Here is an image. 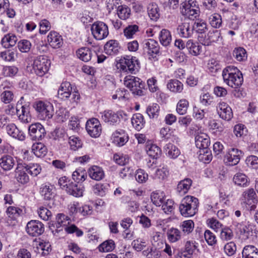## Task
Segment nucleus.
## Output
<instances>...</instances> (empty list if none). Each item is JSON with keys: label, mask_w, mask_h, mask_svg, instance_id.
Masks as SVG:
<instances>
[{"label": "nucleus", "mask_w": 258, "mask_h": 258, "mask_svg": "<svg viewBox=\"0 0 258 258\" xmlns=\"http://www.w3.org/2000/svg\"><path fill=\"white\" fill-rule=\"evenodd\" d=\"M113 142L118 146H123L128 141V137L119 132L116 131L112 135Z\"/></svg>", "instance_id": "35"}, {"label": "nucleus", "mask_w": 258, "mask_h": 258, "mask_svg": "<svg viewBox=\"0 0 258 258\" xmlns=\"http://www.w3.org/2000/svg\"><path fill=\"white\" fill-rule=\"evenodd\" d=\"M148 13L150 18L156 21L160 17L159 9L155 3H151L148 6Z\"/></svg>", "instance_id": "37"}, {"label": "nucleus", "mask_w": 258, "mask_h": 258, "mask_svg": "<svg viewBox=\"0 0 258 258\" xmlns=\"http://www.w3.org/2000/svg\"><path fill=\"white\" fill-rule=\"evenodd\" d=\"M32 152L37 157L44 156L47 152L46 147L42 143H34L32 146Z\"/></svg>", "instance_id": "30"}, {"label": "nucleus", "mask_w": 258, "mask_h": 258, "mask_svg": "<svg viewBox=\"0 0 258 258\" xmlns=\"http://www.w3.org/2000/svg\"><path fill=\"white\" fill-rule=\"evenodd\" d=\"M114 248V242L111 239L107 240L103 242L98 247L99 250L104 252L111 251Z\"/></svg>", "instance_id": "49"}, {"label": "nucleus", "mask_w": 258, "mask_h": 258, "mask_svg": "<svg viewBox=\"0 0 258 258\" xmlns=\"http://www.w3.org/2000/svg\"><path fill=\"white\" fill-rule=\"evenodd\" d=\"M233 57L237 61H242L246 59L247 53L245 49L241 47H236L232 53Z\"/></svg>", "instance_id": "41"}, {"label": "nucleus", "mask_w": 258, "mask_h": 258, "mask_svg": "<svg viewBox=\"0 0 258 258\" xmlns=\"http://www.w3.org/2000/svg\"><path fill=\"white\" fill-rule=\"evenodd\" d=\"M195 144L200 150H206L210 144V138L207 134L200 132L195 137Z\"/></svg>", "instance_id": "15"}, {"label": "nucleus", "mask_w": 258, "mask_h": 258, "mask_svg": "<svg viewBox=\"0 0 258 258\" xmlns=\"http://www.w3.org/2000/svg\"><path fill=\"white\" fill-rule=\"evenodd\" d=\"M87 177V173L83 169H78L72 174V178L75 182L79 183L85 180Z\"/></svg>", "instance_id": "48"}, {"label": "nucleus", "mask_w": 258, "mask_h": 258, "mask_svg": "<svg viewBox=\"0 0 258 258\" xmlns=\"http://www.w3.org/2000/svg\"><path fill=\"white\" fill-rule=\"evenodd\" d=\"M209 22L212 27L220 28L222 24L221 16L217 13L211 15L209 18Z\"/></svg>", "instance_id": "46"}, {"label": "nucleus", "mask_w": 258, "mask_h": 258, "mask_svg": "<svg viewBox=\"0 0 258 258\" xmlns=\"http://www.w3.org/2000/svg\"><path fill=\"white\" fill-rule=\"evenodd\" d=\"M54 187L49 184H42L39 190L41 196L45 200H50L54 197Z\"/></svg>", "instance_id": "22"}, {"label": "nucleus", "mask_w": 258, "mask_h": 258, "mask_svg": "<svg viewBox=\"0 0 258 258\" xmlns=\"http://www.w3.org/2000/svg\"><path fill=\"white\" fill-rule=\"evenodd\" d=\"M73 88L69 82H62L58 90L57 96L62 100L68 99L71 95L72 92Z\"/></svg>", "instance_id": "20"}, {"label": "nucleus", "mask_w": 258, "mask_h": 258, "mask_svg": "<svg viewBox=\"0 0 258 258\" xmlns=\"http://www.w3.org/2000/svg\"><path fill=\"white\" fill-rule=\"evenodd\" d=\"M165 195L163 191L157 190L153 192L151 195L152 203L156 206H160L164 202Z\"/></svg>", "instance_id": "40"}, {"label": "nucleus", "mask_w": 258, "mask_h": 258, "mask_svg": "<svg viewBox=\"0 0 258 258\" xmlns=\"http://www.w3.org/2000/svg\"><path fill=\"white\" fill-rule=\"evenodd\" d=\"M177 32L182 37L188 38L191 36L193 33L194 27L189 23L184 22L178 25Z\"/></svg>", "instance_id": "21"}, {"label": "nucleus", "mask_w": 258, "mask_h": 258, "mask_svg": "<svg viewBox=\"0 0 258 258\" xmlns=\"http://www.w3.org/2000/svg\"><path fill=\"white\" fill-rule=\"evenodd\" d=\"M27 133V132H25L23 130H8V134L10 136L20 141H24Z\"/></svg>", "instance_id": "56"}, {"label": "nucleus", "mask_w": 258, "mask_h": 258, "mask_svg": "<svg viewBox=\"0 0 258 258\" xmlns=\"http://www.w3.org/2000/svg\"><path fill=\"white\" fill-rule=\"evenodd\" d=\"M243 152L237 149L232 148L229 149L224 158L225 163L229 166L237 165L243 156Z\"/></svg>", "instance_id": "10"}, {"label": "nucleus", "mask_w": 258, "mask_h": 258, "mask_svg": "<svg viewBox=\"0 0 258 258\" xmlns=\"http://www.w3.org/2000/svg\"><path fill=\"white\" fill-rule=\"evenodd\" d=\"M47 41L50 46L53 48H59L63 44L62 36L57 32L50 31L47 36Z\"/></svg>", "instance_id": "14"}, {"label": "nucleus", "mask_w": 258, "mask_h": 258, "mask_svg": "<svg viewBox=\"0 0 258 258\" xmlns=\"http://www.w3.org/2000/svg\"><path fill=\"white\" fill-rule=\"evenodd\" d=\"M212 44L213 43H220L222 41V37L220 30H214L208 32Z\"/></svg>", "instance_id": "59"}, {"label": "nucleus", "mask_w": 258, "mask_h": 258, "mask_svg": "<svg viewBox=\"0 0 258 258\" xmlns=\"http://www.w3.org/2000/svg\"><path fill=\"white\" fill-rule=\"evenodd\" d=\"M109 185L108 183H97L93 187L94 193L101 197L105 196L108 192Z\"/></svg>", "instance_id": "38"}, {"label": "nucleus", "mask_w": 258, "mask_h": 258, "mask_svg": "<svg viewBox=\"0 0 258 258\" xmlns=\"http://www.w3.org/2000/svg\"><path fill=\"white\" fill-rule=\"evenodd\" d=\"M18 39L16 36L12 33H8L6 34L2 39L1 44L6 48H8L10 47L14 46Z\"/></svg>", "instance_id": "27"}, {"label": "nucleus", "mask_w": 258, "mask_h": 258, "mask_svg": "<svg viewBox=\"0 0 258 258\" xmlns=\"http://www.w3.org/2000/svg\"><path fill=\"white\" fill-rule=\"evenodd\" d=\"M15 165V160L10 155H4L0 159V166L6 171L11 170Z\"/></svg>", "instance_id": "28"}, {"label": "nucleus", "mask_w": 258, "mask_h": 258, "mask_svg": "<svg viewBox=\"0 0 258 258\" xmlns=\"http://www.w3.org/2000/svg\"><path fill=\"white\" fill-rule=\"evenodd\" d=\"M167 88L173 93H180L183 89V85L177 79H170L167 84Z\"/></svg>", "instance_id": "24"}, {"label": "nucleus", "mask_w": 258, "mask_h": 258, "mask_svg": "<svg viewBox=\"0 0 258 258\" xmlns=\"http://www.w3.org/2000/svg\"><path fill=\"white\" fill-rule=\"evenodd\" d=\"M29 113V105L27 104L22 105L21 103H19V102H18L16 105V114L20 120L24 122H28V119L30 118Z\"/></svg>", "instance_id": "13"}, {"label": "nucleus", "mask_w": 258, "mask_h": 258, "mask_svg": "<svg viewBox=\"0 0 258 258\" xmlns=\"http://www.w3.org/2000/svg\"><path fill=\"white\" fill-rule=\"evenodd\" d=\"M23 211L19 208L10 206L7 208V214L8 216L13 219H16L19 216L21 215Z\"/></svg>", "instance_id": "57"}, {"label": "nucleus", "mask_w": 258, "mask_h": 258, "mask_svg": "<svg viewBox=\"0 0 258 258\" xmlns=\"http://www.w3.org/2000/svg\"><path fill=\"white\" fill-rule=\"evenodd\" d=\"M39 33L45 34L51 28L50 22L46 19L41 20L39 23Z\"/></svg>", "instance_id": "64"}, {"label": "nucleus", "mask_w": 258, "mask_h": 258, "mask_svg": "<svg viewBox=\"0 0 258 258\" xmlns=\"http://www.w3.org/2000/svg\"><path fill=\"white\" fill-rule=\"evenodd\" d=\"M131 121L133 127L137 129H142L145 123L143 116L140 113L134 114Z\"/></svg>", "instance_id": "42"}, {"label": "nucleus", "mask_w": 258, "mask_h": 258, "mask_svg": "<svg viewBox=\"0 0 258 258\" xmlns=\"http://www.w3.org/2000/svg\"><path fill=\"white\" fill-rule=\"evenodd\" d=\"M27 169L23 164H18L15 170V177L17 180L21 184H26L29 181V176Z\"/></svg>", "instance_id": "18"}, {"label": "nucleus", "mask_w": 258, "mask_h": 258, "mask_svg": "<svg viewBox=\"0 0 258 258\" xmlns=\"http://www.w3.org/2000/svg\"><path fill=\"white\" fill-rule=\"evenodd\" d=\"M38 214L40 218L45 221L50 219L52 216L51 212L44 207L39 208L38 210Z\"/></svg>", "instance_id": "61"}, {"label": "nucleus", "mask_w": 258, "mask_h": 258, "mask_svg": "<svg viewBox=\"0 0 258 258\" xmlns=\"http://www.w3.org/2000/svg\"><path fill=\"white\" fill-rule=\"evenodd\" d=\"M32 46L30 41L26 39L21 40L18 42L17 47L19 50L23 53L28 52Z\"/></svg>", "instance_id": "54"}, {"label": "nucleus", "mask_w": 258, "mask_h": 258, "mask_svg": "<svg viewBox=\"0 0 258 258\" xmlns=\"http://www.w3.org/2000/svg\"><path fill=\"white\" fill-rule=\"evenodd\" d=\"M143 48L144 52L148 54L150 59H157V57L161 54L158 42L153 39L144 41Z\"/></svg>", "instance_id": "9"}, {"label": "nucleus", "mask_w": 258, "mask_h": 258, "mask_svg": "<svg viewBox=\"0 0 258 258\" xmlns=\"http://www.w3.org/2000/svg\"><path fill=\"white\" fill-rule=\"evenodd\" d=\"M159 38L160 43L163 46H168L170 44L172 40L170 32L165 29H162L159 33Z\"/></svg>", "instance_id": "34"}, {"label": "nucleus", "mask_w": 258, "mask_h": 258, "mask_svg": "<svg viewBox=\"0 0 258 258\" xmlns=\"http://www.w3.org/2000/svg\"><path fill=\"white\" fill-rule=\"evenodd\" d=\"M139 31V26L137 25H130L127 26L123 30L124 35L128 39L134 37L136 33Z\"/></svg>", "instance_id": "52"}, {"label": "nucleus", "mask_w": 258, "mask_h": 258, "mask_svg": "<svg viewBox=\"0 0 258 258\" xmlns=\"http://www.w3.org/2000/svg\"><path fill=\"white\" fill-rule=\"evenodd\" d=\"M246 165L250 168L258 169V157L254 155H250L246 157L245 159Z\"/></svg>", "instance_id": "60"}, {"label": "nucleus", "mask_w": 258, "mask_h": 258, "mask_svg": "<svg viewBox=\"0 0 258 258\" xmlns=\"http://www.w3.org/2000/svg\"><path fill=\"white\" fill-rule=\"evenodd\" d=\"M233 181L236 185L241 187H246L249 184V179L248 177L245 174L240 172L234 175Z\"/></svg>", "instance_id": "26"}, {"label": "nucleus", "mask_w": 258, "mask_h": 258, "mask_svg": "<svg viewBox=\"0 0 258 258\" xmlns=\"http://www.w3.org/2000/svg\"><path fill=\"white\" fill-rule=\"evenodd\" d=\"M222 77L224 82L233 88H238L243 81L241 72L234 66L226 67L222 71Z\"/></svg>", "instance_id": "1"}, {"label": "nucleus", "mask_w": 258, "mask_h": 258, "mask_svg": "<svg viewBox=\"0 0 258 258\" xmlns=\"http://www.w3.org/2000/svg\"><path fill=\"white\" fill-rule=\"evenodd\" d=\"M102 120L109 124H114L119 120V118L117 113L112 110H105L100 112Z\"/></svg>", "instance_id": "19"}, {"label": "nucleus", "mask_w": 258, "mask_h": 258, "mask_svg": "<svg viewBox=\"0 0 258 258\" xmlns=\"http://www.w3.org/2000/svg\"><path fill=\"white\" fill-rule=\"evenodd\" d=\"M199 158L201 161H203L205 163L210 162L212 159V155L211 151L209 148L206 150H200Z\"/></svg>", "instance_id": "55"}, {"label": "nucleus", "mask_w": 258, "mask_h": 258, "mask_svg": "<svg viewBox=\"0 0 258 258\" xmlns=\"http://www.w3.org/2000/svg\"><path fill=\"white\" fill-rule=\"evenodd\" d=\"M189 106L188 101L185 99H180L176 105V111L180 115H183L187 112Z\"/></svg>", "instance_id": "51"}, {"label": "nucleus", "mask_w": 258, "mask_h": 258, "mask_svg": "<svg viewBox=\"0 0 258 258\" xmlns=\"http://www.w3.org/2000/svg\"><path fill=\"white\" fill-rule=\"evenodd\" d=\"M116 67L121 72L135 74L139 71L140 63L136 57L125 55L117 61Z\"/></svg>", "instance_id": "2"}, {"label": "nucleus", "mask_w": 258, "mask_h": 258, "mask_svg": "<svg viewBox=\"0 0 258 258\" xmlns=\"http://www.w3.org/2000/svg\"><path fill=\"white\" fill-rule=\"evenodd\" d=\"M146 150L148 155L153 158H158L161 154V150L157 145L147 143Z\"/></svg>", "instance_id": "33"}, {"label": "nucleus", "mask_w": 258, "mask_h": 258, "mask_svg": "<svg viewBox=\"0 0 258 258\" xmlns=\"http://www.w3.org/2000/svg\"><path fill=\"white\" fill-rule=\"evenodd\" d=\"M242 258H258V249L253 245L245 246L242 252Z\"/></svg>", "instance_id": "29"}, {"label": "nucleus", "mask_w": 258, "mask_h": 258, "mask_svg": "<svg viewBox=\"0 0 258 258\" xmlns=\"http://www.w3.org/2000/svg\"><path fill=\"white\" fill-rule=\"evenodd\" d=\"M199 200L192 196H187L183 198L179 205V209L182 216L192 217L198 212Z\"/></svg>", "instance_id": "4"}, {"label": "nucleus", "mask_w": 258, "mask_h": 258, "mask_svg": "<svg viewBox=\"0 0 258 258\" xmlns=\"http://www.w3.org/2000/svg\"><path fill=\"white\" fill-rule=\"evenodd\" d=\"M217 110L219 116L224 120H229L232 116V111L231 107L225 102H220Z\"/></svg>", "instance_id": "16"}, {"label": "nucleus", "mask_w": 258, "mask_h": 258, "mask_svg": "<svg viewBox=\"0 0 258 258\" xmlns=\"http://www.w3.org/2000/svg\"><path fill=\"white\" fill-rule=\"evenodd\" d=\"M194 227V222L191 220L184 221L180 225L182 231L187 234L193 231Z\"/></svg>", "instance_id": "58"}, {"label": "nucleus", "mask_w": 258, "mask_h": 258, "mask_svg": "<svg viewBox=\"0 0 258 258\" xmlns=\"http://www.w3.org/2000/svg\"><path fill=\"white\" fill-rule=\"evenodd\" d=\"M86 129H90L91 128L98 129L101 127V124L99 120L95 117L89 119L86 123Z\"/></svg>", "instance_id": "62"}, {"label": "nucleus", "mask_w": 258, "mask_h": 258, "mask_svg": "<svg viewBox=\"0 0 258 258\" xmlns=\"http://www.w3.org/2000/svg\"><path fill=\"white\" fill-rule=\"evenodd\" d=\"M24 166L27 169V172L33 176H36L41 171V167L39 164L30 163L28 164L23 163Z\"/></svg>", "instance_id": "39"}, {"label": "nucleus", "mask_w": 258, "mask_h": 258, "mask_svg": "<svg viewBox=\"0 0 258 258\" xmlns=\"http://www.w3.org/2000/svg\"><path fill=\"white\" fill-rule=\"evenodd\" d=\"M50 61L45 55L37 56L33 61V69L35 74L39 76H44L49 70Z\"/></svg>", "instance_id": "7"}, {"label": "nucleus", "mask_w": 258, "mask_h": 258, "mask_svg": "<svg viewBox=\"0 0 258 258\" xmlns=\"http://www.w3.org/2000/svg\"><path fill=\"white\" fill-rule=\"evenodd\" d=\"M234 226L236 227L238 232H240L241 235H243L246 238H248L254 234L255 236H257L258 231L255 229H253V227L248 224L242 223H238L234 222Z\"/></svg>", "instance_id": "12"}, {"label": "nucleus", "mask_w": 258, "mask_h": 258, "mask_svg": "<svg viewBox=\"0 0 258 258\" xmlns=\"http://www.w3.org/2000/svg\"><path fill=\"white\" fill-rule=\"evenodd\" d=\"M58 184L70 195L75 197H81L83 195L84 186L79 183L73 182L66 176L60 177L58 179Z\"/></svg>", "instance_id": "3"}, {"label": "nucleus", "mask_w": 258, "mask_h": 258, "mask_svg": "<svg viewBox=\"0 0 258 258\" xmlns=\"http://www.w3.org/2000/svg\"><path fill=\"white\" fill-rule=\"evenodd\" d=\"M34 107L41 119H49L54 115V107L52 103L48 101H39L36 102Z\"/></svg>", "instance_id": "6"}, {"label": "nucleus", "mask_w": 258, "mask_h": 258, "mask_svg": "<svg viewBox=\"0 0 258 258\" xmlns=\"http://www.w3.org/2000/svg\"><path fill=\"white\" fill-rule=\"evenodd\" d=\"M44 231V225L39 221L31 220L27 224L26 231L31 236H38L42 234Z\"/></svg>", "instance_id": "11"}, {"label": "nucleus", "mask_w": 258, "mask_h": 258, "mask_svg": "<svg viewBox=\"0 0 258 258\" xmlns=\"http://www.w3.org/2000/svg\"><path fill=\"white\" fill-rule=\"evenodd\" d=\"M117 14L121 20H126L131 16V10L126 5H120L117 7Z\"/></svg>", "instance_id": "32"}, {"label": "nucleus", "mask_w": 258, "mask_h": 258, "mask_svg": "<svg viewBox=\"0 0 258 258\" xmlns=\"http://www.w3.org/2000/svg\"><path fill=\"white\" fill-rule=\"evenodd\" d=\"M192 181L189 178H186L178 184L177 189L181 194H185L187 192L191 185Z\"/></svg>", "instance_id": "44"}, {"label": "nucleus", "mask_w": 258, "mask_h": 258, "mask_svg": "<svg viewBox=\"0 0 258 258\" xmlns=\"http://www.w3.org/2000/svg\"><path fill=\"white\" fill-rule=\"evenodd\" d=\"M91 31L94 38L97 40L105 39L109 34L107 25L102 21L94 22L91 26Z\"/></svg>", "instance_id": "8"}, {"label": "nucleus", "mask_w": 258, "mask_h": 258, "mask_svg": "<svg viewBox=\"0 0 258 258\" xmlns=\"http://www.w3.org/2000/svg\"><path fill=\"white\" fill-rule=\"evenodd\" d=\"M143 255L147 258H159L161 256L160 251L152 246L148 247L142 251Z\"/></svg>", "instance_id": "45"}, {"label": "nucleus", "mask_w": 258, "mask_h": 258, "mask_svg": "<svg viewBox=\"0 0 258 258\" xmlns=\"http://www.w3.org/2000/svg\"><path fill=\"white\" fill-rule=\"evenodd\" d=\"M169 174V170L167 167H163L161 168L157 169L153 176V178L159 181L163 180L166 179Z\"/></svg>", "instance_id": "47"}, {"label": "nucleus", "mask_w": 258, "mask_h": 258, "mask_svg": "<svg viewBox=\"0 0 258 258\" xmlns=\"http://www.w3.org/2000/svg\"><path fill=\"white\" fill-rule=\"evenodd\" d=\"M186 47L189 53L194 56L199 55L202 52V46L198 42H195L191 39L186 42Z\"/></svg>", "instance_id": "31"}, {"label": "nucleus", "mask_w": 258, "mask_h": 258, "mask_svg": "<svg viewBox=\"0 0 258 258\" xmlns=\"http://www.w3.org/2000/svg\"><path fill=\"white\" fill-rule=\"evenodd\" d=\"M89 176L91 178L95 180H100L104 177L103 169L97 166H93L88 171Z\"/></svg>", "instance_id": "25"}, {"label": "nucleus", "mask_w": 258, "mask_h": 258, "mask_svg": "<svg viewBox=\"0 0 258 258\" xmlns=\"http://www.w3.org/2000/svg\"><path fill=\"white\" fill-rule=\"evenodd\" d=\"M168 239L171 242H175L181 239V232L177 228H171L167 232Z\"/></svg>", "instance_id": "43"}, {"label": "nucleus", "mask_w": 258, "mask_h": 258, "mask_svg": "<svg viewBox=\"0 0 258 258\" xmlns=\"http://www.w3.org/2000/svg\"><path fill=\"white\" fill-rule=\"evenodd\" d=\"M124 84L134 94L143 95V89L145 87V83L139 78L132 75L127 76L124 79Z\"/></svg>", "instance_id": "5"}, {"label": "nucleus", "mask_w": 258, "mask_h": 258, "mask_svg": "<svg viewBox=\"0 0 258 258\" xmlns=\"http://www.w3.org/2000/svg\"><path fill=\"white\" fill-rule=\"evenodd\" d=\"M164 150L166 154L170 158L175 159L180 155L179 150L174 145L169 143L165 145Z\"/></svg>", "instance_id": "36"}, {"label": "nucleus", "mask_w": 258, "mask_h": 258, "mask_svg": "<svg viewBox=\"0 0 258 258\" xmlns=\"http://www.w3.org/2000/svg\"><path fill=\"white\" fill-rule=\"evenodd\" d=\"M120 46L116 40H108L104 45V50L106 54L109 55H117L120 50Z\"/></svg>", "instance_id": "17"}, {"label": "nucleus", "mask_w": 258, "mask_h": 258, "mask_svg": "<svg viewBox=\"0 0 258 258\" xmlns=\"http://www.w3.org/2000/svg\"><path fill=\"white\" fill-rule=\"evenodd\" d=\"M147 84L149 90L152 93L157 92L160 93V95H164V93L159 91V88L158 86L157 80L155 77H152L147 80Z\"/></svg>", "instance_id": "53"}, {"label": "nucleus", "mask_w": 258, "mask_h": 258, "mask_svg": "<svg viewBox=\"0 0 258 258\" xmlns=\"http://www.w3.org/2000/svg\"><path fill=\"white\" fill-rule=\"evenodd\" d=\"M159 105L153 103L148 106L146 109V112L150 118H156L159 115Z\"/></svg>", "instance_id": "50"}, {"label": "nucleus", "mask_w": 258, "mask_h": 258, "mask_svg": "<svg viewBox=\"0 0 258 258\" xmlns=\"http://www.w3.org/2000/svg\"><path fill=\"white\" fill-rule=\"evenodd\" d=\"M76 55L80 60L88 62L91 60L93 56L91 50L87 47H83L78 49L76 52Z\"/></svg>", "instance_id": "23"}, {"label": "nucleus", "mask_w": 258, "mask_h": 258, "mask_svg": "<svg viewBox=\"0 0 258 258\" xmlns=\"http://www.w3.org/2000/svg\"><path fill=\"white\" fill-rule=\"evenodd\" d=\"M69 144L71 149L74 151L77 150L82 146L81 141L78 138L74 136L69 138Z\"/></svg>", "instance_id": "63"}]
</instances>
